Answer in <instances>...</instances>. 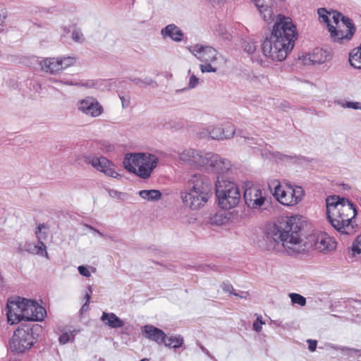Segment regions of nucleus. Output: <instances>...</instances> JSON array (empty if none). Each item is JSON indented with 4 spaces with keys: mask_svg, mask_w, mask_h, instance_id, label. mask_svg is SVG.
<instances>
[{
    "mask_svg": "<svg viewBox=\"0 0 361 361\" xmlns=\"http://www.w3.org/2000/svg\"><path fill=\"white\" fill-rule=\"evenodd\" d=\"M326 213L331 226L339 233L349 235L353 232L352 219L356 211L349 200L338 196H331L326 199Z\"/></svg>",
    "mask_w": 361,
    "mask_h": 361,
    "instance_id": "obj_3",
    "label": "nucleus"
},
{
    "mask_svg": "<svg viewBox=\"0 0 361 361\" xmlns=\"http://www.w3.org/2000/svg\"><path fill=\"white\" fill-rule=\"evenodd\" d=\"M49 226L44 224H39L36 231L35 235L38 241L44 242L47 238Z\"/></svg>",
    "mask_w": 361,
    "mask_h": 361,
    "instance_id": "obj_34",
    "label": "nucleus"
},
{
    "mask_svg": "<svg viewBox=\"0 0 361 361\" xmlns=\"http://www.w3.org/2000/svg\"><path fill=\"white\" fill-rule=\"evenodd\" d=\"M159 161L158 157L151 153L127 154L123 161L124 168L142 179L149 178Z\"/></svg>",
    "mask_w": 361,
    "mask_h": 361,
    "instance_id": "obj_5",
    "label": "nucleus"
},
{
    "mask_svg": "<svg viewBox=\"0 0 361 361\" xmlns=\"http://www.w3.org/2000/svg\"><path fill=\"white\" fill-rule=\"evenodd\" d=\"M140 361H149L148 358H143Z\"/></svg>",
    "mask_w": 361,
    "mask_h": 361,
    "instance_id": "obj_56",
    "label": "nucleus"
},
{
    "mask_svg": "<svg viewBox=\"0 0 361 361\" xmlns=\"http://www.w3.org/2000/svg\"><path fill=\"white\" fill-rule=\"evenodd\" d=\"M216 195L219 206L224 209L235 207L240 200V192L238 185L224 178H217Z\"/></svg>",
    "mask_w": 361,
    "mask_h": 361,
    "instance_id": "obj_7",
    "label": "nucleus"
},
{
    "mask_svg": "<svg viewBox=\"0 0 361 361\" xmlns=\"http://www.w3.org/2000/svg\"><path fill=\"white\" fill-rule=\"evenodd\" d=\"M298 37L295 24H274L262 42V54L268 61H283L293 49Z\"/></svg>",
    "mask_w": 361,
    "mask_h": 361,
    "instance_id": "obj_1",
    "label": "nucleus"
},
{
    "mask_svg": "<svg viewBox=\"0 0 361 361\" xmlns=\"http://www.w3.org/2000/svg\"><path fill=\"white\" fill-rule=\"evenodd\" d=\"M78 330H64L61 331V334L59 337V343L60 345H63L68 342L73 343L75 337L78 333Z\"/></svg>",
    "mask_w": 361,
    "mask_h": 361,
    "instance_id": "obj_29",
    "label": "nucleus"
},
{
    "mask_svg": "<svg viewBox=\"0 0 361 361\" xmlns=\"http://www.w3.org/2000/svg\"><path fill=\"white\" fill-rule=\"evenodd\" d=\"M90 292L92 293V288L91 287H89Z\"/></svg>",
    "mask_w": 361,
    "mask_h": 361,
    "instance_id": "obj_58",
    "label": "nucleus"
},
{
    "mask_svg": "<svg viewBox=\"0 0 361 361\" xmlns=\"http://www.w3.org/2000/svg\"><path fill=\"white\" fill-rule=\"evenodd\" d=\"M85 303H88L90 302V295L89 293H86L85 295Z\"/></svg>",
    "mask_w": 361,
    "mask_h": 361,
    "instance_id": "obj_50",
    "label": "nucleus"
},
{
    "mask_svg": "<svg viewBox=\"0 0 361 361\" xmlns=\"http://www.w3.org/2000/svg\"><path fill=\"white\" fill-rule=\"evenodd\" d=\"M24 249L32 255H36L48 258L47 247L44 242L38 240L36 243L26 242L24 245Z\"/></svg>",
    "mask_w": 361,
    "mask_h": 361,
    "instance_id": "obj_24",
    "label": "nucleus"
},
{
    "mask_svg": "<svg viewBox=\"0 0 361 361\" xmlns=\"http://www.w3.org/2000/svg\"><path fill=\"white\" fill-rule=\"evenodd\" d=\"M268 236L277 245H281L290 255L308 252L307 236L302 235L295 216L273 225L269 230Z\"/></svg>",
    "mask_w": 361,
    "mask_h": 361,
    "instance_id": "obj_2",
    "label": "nucleus"
},
{
    "mask_svg": "<svg viewBox=\"0 0 361 361\" xmlns=\"http://www.w3.org/2000/svg\"><path fill=\"white\" fill-rule=\"evenodd\" d=\"M75 61V58L73 56L45 58L40 61L39 66L43 71L50 74H56L73 66Z\"/></svg>",
    "mask_w": 361,
    "mask_h": 361,
    "instance_id": "obj_14",
    "label": "nucleus"
},
{
    "mask_svg": "<svg viewBox=\"0 0 361 361\" xmlns=\"http://www.w3.org/2000/svg\"><path fill=\"white\" fill-rule=\"evenodd\" d=\"M78 110L87 117L97 118L104 113V107L94 97L87 96L79 99L76 104Z\"/></svg>",
    "mask_w": 361,
    "mask_h": 361,
    "instance_id": "obj_15",
    "label": "nucleus"
},
{
    "mask_svg": "<svg viewBox=\"0 0 361 361\" xmlns=\"http://www.w3.org/2000/svg\"><path fill=\"white\" fill-rule=\"evenodd\" d=\"M253 2L260 14L263 13L262 10L267 9L269 6L264 0H253Z\"/></svg>",
    "mask_w": 361,
    "mask_h": 361,
    "instance_id": "obj_38",
    "label": "nucleus"
},
{
    "mask_svg": "<svg viewBox=\"0 0 361 361\" xmlns=\"http://www.w3.org/2000/svg\"><path fill=\"white\" fill-rule=\"evenodd\" d=\"M32 328L28 326L18 327L9 341L10 350L15 353H23L29 350L35 342Z\"/></svg>",
    "mask_w": 361,
    "mask_h": 361,
    "instance_id": "obj_9",
    "label": "nucleus"
},
{
    "mask_svg": "<svg viewBox=\"0 0 361 361\" xmlns=\"http://www.w3.org/2000/svg\"><path fill=\"white\" fill-rule=\"evenodd\" d=\"M273 195L281 204L286 207H293L303 200L305 191L300 186L276 181Z\"/></svg>",
    "mask_w": 361,
    "mask_h": 361,
    "instance_id": "obj_8",
    "label": "nucleus"
},
{
    "mask_svg": "<svg viewBox=\"0 0 361 361\" xmlns=\"http://www.w3.org/2000/svg\"><path fill=\"white\" fill-rule=\"evenodd\" d=\"M111 192H114L113 193V195H115V193L116 192V191H112Z\"/></svg>",
    "mask_w": 361,
    "mask_h": 361,
    "instance_id": "obj_59",
    "label": "nucleus"
},
{
    "mask_svg": "<svg viewBox=\"0 0 361 361\" xmlns=\"http://www.w3.org/2000/svg\"><path fill=\"white\" fill-rule=\"evenodd\" d=\"M142 336L159 345L163 344L166 339V334L160 329L152 325H145L141 329Z\"/></svg>",
    "mask_w": 361,
    "mask_h": 361,
    "instance_id": "obj_23",
    "label": "nucleus"
},
{
    "mask_svg": "<svg viewBox=\"0 0 361 361\" xmlns=\"http://www.w3.org/2000/svg\"><path fill=\"white\" fill-rule=\"evenodd\" d=\"M234 295L238 296L241 298H247L248 293L247 292H243L240 295L236 293H233Z\"/></svg>",
    "mask_w": 361,
    "mask_h": 361,
    "instance_id": "obj_48",
    "label": "nucleus"
},
{
    "mask_svg": "<svg viewBox=\"0 0 361 361\" xmlns=\"http://www.w3.org/2000/svg\"><path fill=\"white\" fill-rule=\"evenodd\" d=\"M231 166L228 160L221 157L218 154L207 153V163L204 166L218 175L217 178H224L222 176L229 171Z\"/></svg>",
    "mask_w": 361,
    "mask_h": 361,
    "instance_id": "obj_19",
    "label": "nucleus"
},
{
    "mask_svg": "<svg viewBox=\"0 0 361 361\" xmlns=\"http://www.w3.org/2000/svg\"><path fill=\"white\" fill-rule=\"evenodd\" d=\"M119 97L121 101L122 107L123 109L127 108L130 105V97L128 96H124V95L120 96Z\"/></svg>",
    "mask_w": 361,
    "mask_h": 361,
    "instance_id": "obj_43",
    "label": "nucleus"
},
{
    "mask_svg": "<svg viewBox=\"0 0 361 361\" xmlns=\"http://www.w3.org/2000/svg\"><path fill=\"white\" fill-rule=\"evenodd\" d=\"M24 305L25 321H42L44 319L46 311L37 302L24 298Z\"/></svg>",
    "mask_w": 361,
    "mask_h": 361,
    "instance_id": "obj_21",
    "label": "nucleus"
},
{
    "mask_svg": "<svg viewBox=\"0 0 361 361\" xmlns=\"http://www.w3.org/2000/svg\"><path fill=\"white\" fill-rule=\"evenodd\" d=\"M101 321L106 326L113 328H121L124 326V322L113 312L102 313Z\"/></svg>",
    "mask_w": 361,
    "mask_h": 361,
    "instance_id": "obj_25",
    "label": "nucleus"
},
{
    "mask_svg": "<svg viewBox=\"0 0 361 361\" xmlns=\"http://www.w3.org/2000/svg\"><path fill=\"white\" fill-rule=\"evenodd\" d=\"M346 106L348 109L361 110V103L358 102H349Z\"/></svg>",
    "mask_w": 361,
    "mask_h": 361,
    "instance_id": "obj_44",
    "label": "nucleus"
},
{
    "mask_svg": "<svg viewBox=\"0 0 361 361\" xmlns=\"http://www.w3.org/2000/svg\"><path fill=\"white\" fill-rule=\"evenodd\" d=\"M71 37L73 40L78 43H82L85 40V37L82 32L80 30L75 27V26L72 27Z\"/></svg>",
    "mask_w": 361,
    "mask_h": 361,
    "instance_id": "obj_36",
    "label": "nucleus"
},
{
    "mask_svg": "<svg viewBox=\"0 0 361 361\" xmlns=\"http://www.w3.org/2000/svg\"><path fill=\"white\" fill-rule=\"evenodd\" d=\"M211 197V181L206 176L195 173L189 176L185 189L180 192L184 205L192 210L202 208Z\"/></svg>",
    "mask_w": 361,
    "mask_h": 361,
    "instance_id": "obj_4",
    "label": "nucleus"
},
{
    "mask_svg": "<svg viewBox=\"0 0 361 361\" xmlns=\"http://www.w3.org/2000/svg\"><path fill=\"white\" fill-rule=\"evenodd\" d=\"M235 133V128L231 123L222 126L209 125L199 128L197 135L201 137H209L212 140H227L232 138Z\"/></svg>",
    "mask_w": 361,
    "mask_h": 361,
    "instance_id": "obj_11",
    "label": "nucleus"
},
{
    "mask_svg": "<svg viewBox=\"0 0 361 361\" xmlns=\"http://www.w3.org/2000/svg\"><path fill=\"white\" fill-rule=\"evenodd\" d=\"M221 288H222L223 290L226 293H228L231 294L235 293L234 288H233V286L230 283H224L221 285Z\"/></svg>",
    "mask_w": 361,
    "mask_h": 361,
    "instance_id": "obj_42",
    "label": "nucleus"
},
{
    "mask_svg": "<svg viewBox=\"0 0 361 361\" xmlns=\"http://www.w3.org/2000/svg\"><path fill=\"white\" fill-rule=\"evenodd\" d=\"M307 342L308 343V349L310 350V351L314 352L317 348V341L308 339Z\"/></svg>",
    "mask_w": 361,
    "mask_h": 361,
    "instance_id": "obj_45",
    "label": "nucleus"
},
{
    "mask_svg": "<svg viewBox=\"0 0 361 361\" xmlns=\"http://www.w3.org/2000/svg\"><path fill=\"white\" fill-rule=\"evenodd\" d=\"M356 302L359 305H361V301H356Z\"/></svg>",
    "mask_w": 361,
    "mask_h": 361,
    "instance_id": "obj_57",
    "label": "nucleus"
},
{
    "mask_svg": "<svg viewBox=\"0 0 361 361\" xmlns=\"http://www.w3.org/2000/svg\"><path fill=\"white\" fill-rule=\"evenodd\" d=\"M88 306H89V304L88 303H85L82 306V308H81V310L82 311H86L88 309Z\"/></svg>",
    "mask_w": 361,
    "mask_h": 361,
    "instance_id": "obj_52",
    "label": "nucleus"
},
{
    "mask_svg": "<svg viewBox=\"0 0 361 361\" xmlns=\"http://www.w3.org/2000/svg\"><path fill=\"white\" fill-rule=\"evenodd\" d=\"M348 101L338 99L335 101V104H338L339 106L342 108H347L346 104H348Z\"/></svg>",
    "mask_w": 361,
    "mask_h": 361,
    "instance_id": "obj_47",
    "label": "nucleus"
},
{
    "mask_svg": "<svg viewBox=\"0 0 361 361\" xmlns=\"http://www.w3.org/2000/svg\"><path fill=\"white\" fill-rule=\"evenodd\" d=\"M24 298L14 297L8 300L6 315L11 324L24 320Z\"/></svg>",
    "mask_w": 361,
    "mask_h": 361,
    "instance_id": "obj_18",
    "label": "nucleus"
},
{
    "mask_svg": "<svg viewBox=\"0 0 361 361\" xmlns=\"http://www.w3.org/2000/svg\"><path fill=\"white\" fill-rule=\"evenodd\" d=\"M349 62L355 68L361 69V44L351 50L349 54Z\"/></svg>",
    "mask_w": 361,
    "mask_h": 361,
    "instance_id": "obj_28",
    "label": "nucleus"
},
{
    "mask_svg": "<svg viewBox=\"0 0 361 361\" xmlns=\"http://www.w3.org/2000/svg\"><path fill=\"white\" fill-rule=\"evenodd\" d=\"M60 82L61 83H63L66 85H74V83L73 82H71V81H60Z\"/></svg>",
    "mask_w": 361,
    "mask_h": 361,
    "instance_id": "obj_53",
    "label": "nucleus"
},
{
    "mask_svg": "<svg viewBox=\"0 0 361 361\" xmlns=\"http://www.w3.org/2000/svg\"><path fill=\"white\" fill-rule=\"evenodd\" d=\"M188 51L201 62L200 69L202 73H216L221 64V55L213 47L195 44L188 47Z\"/></svg>",
    "mask_w": 361,
    "mask_h": 361,
    "instance_id": "obj_6",
    "label": "nucleus"
},
{
    "mask_svg": "<svg viewBox=\"0 0 361 361\" xmlns=\"http://www.w3.org/2000/svg\"><path fill=\"white\" fill-rule=\"evenodd\" d=\"M219 217H221V216H218V215H216L215 216H214V218L212 219L213 222L217 223V220H216V219H217Z\"/></svg>",
    "mask_w": 361,
    "mask_h": 361,
    "instance_id": "obj_54",
    "label": "nucleus"
},
{
    "mask_svg": "<svg viewBox=\"0 0 361 361\" xmlns=\"http://www.w3.org/2000/svg\"><path fill=\"white\" fill-rule=\"evenodd\" d=\"M4 24H0V32H1L4 30Z\"/></svg>",
    "mask_w": 361,
    "mask_h": 361,
    "instance_id": "obj_55",
    "label": "nucleus"
},
{
    "mask_svg": "<svg viewBox=\"0 0 361 361\" xmlns=\"http://www.w3.org/2000/svg\"><path fill=\"white\" fill-rule=\"evenodd\" d=\"M326 28L330 39L338 44L350 41L356 31L355 24H326Z\"/></svg>",
    "mask_w": 361,
    "mask_h": 361,
    "instance_id": "obj_13",
    "label": "nucleus"
},
{
    "mask_svg": "<svg viewBox=\"0 0 361 361\" xmlns=\"http://www.w3.org/2000/svg\"><path fill=\"white\" fill-rule=\"evenodd\" d=\"M289 298L293 304H296L301 307L306 305V298L298 293H291L289 294Z\"/></svg>",
    "mask_w": 361,
    "mask_h": 361,
    "instance_id": "obj_35",
    "label": "nucleus"
},
{
    "mask_svg": "<svg viewBox=\"0 0 361 361\" xmlns=\"http://www.w3.org/2000/svg\"><path fill=\"white\" fill-rule=\"evenodd\" d=\"M183 343V338L180 335H173L169 337L166 336V339L164 343L166 347L178 348L182 346Z\"/></svg>",
    "mask_w": 361,
    "mask_h": 361,
    "instance_id": "obj_31",
    "label": "nucleus"
},
{
    "mask_svg": "<svg viewBox=\"0 0 361 361\" xmlns=\"http://www.w3.org/2000/svg\"><path fill=\"white\" fill-rule=\"evenodd\" d=\"M161 34L164 37H169L176 42H180L183 37V32L175 24H168V25L161 30Z\"/></svg>",
    "mask_w": 361,
    "mask_h": 361,
    "instance_id": "obj_27",
    "label": "nucleus"
},
{
    "mask_svg": "<svg viewBox=\"0 0 361 361\" xmlns=\"http://www.w3.org/2000/svg\"><path fill=\"white\" fill-rule=\"evenodd\" d=\"M242 48L248 55H252L257 50L256 42L250 38L243 40Z\"/></svg>",
    "mask_w": 361,
    "mask_h": 361,
    "instance_id": "obj_32",
    "label": "nucleus"
},
{
    "mask_svg": "<svg viewBox=\"0 0 361 361\" xmlns=\"http://www.w3.org/2000/svg\"><path fill=\"white\" fill-rule=\"evenodd\" d=\"M139 195L147 201H157L161 198V193L158 190H142L139 192Z\"/></svg>",
    "mask_w": 361,
    "mask_h": 361,
    "instance_id": "obj_30",
    "label": "nucleus"
},
{
    "mask_svg": "<svg viewBox=\"0 0 361 361\" xmlns=\"http://www.w3.org/2000/svg\"><path fill=\"white\" fill-rule=\"evenodd\" d=\"M343 351H347L349 353H357V351L355 350H353V349H349V348H343L341 349Z\"/></svg>",
    "mask_w": 361,
    "mask_h": 361,
    "instance_id": "obj_49",
    "label": "nucleus"
},
{
    "mask_svg": "<svg viewBox=\"0 0 361 361\" xmlns=\"http://www.w3.org/2000/svg\"><path fill=\"white\" fill-rule=\"evenodd\" d=\"M317 14L319 20L323 23H330V18L334 20V23H351L353 19H350L345 16L342 13L336 10L328 11L325 8H319L317 9Z\"/></svg>",
    "mask_w": 361,
    "mask_h": 361,
    "instance_id": "obj_22",
    "label": "nucleus"
},
{
    "mask_svg": "<svg viewBox=\"0 0 361 361\" xmlns=\"http://www.w3.org/2000/svg\"><path fill=\"white\" fill-rule=\"evenodd\" d=\"M78 272L80 274L85 277H90L91 276V271L89 267L81 265L78 267Z\"/></svg>",
    "mask_w": 361,
    "mask_h": 361,
    "instance_id": "obj_40",
    "label": "nucleus"
},
{
    "mask_svg": "<svg viewBox=\"0 0 361 361\" xmlns=\"http://www.w3.org/2000/svg\"><path fill=\"white\" fill-rule=\"evenodd\" d=\"M349 254L353 257H361V233L353 241Z\"/></svg>",
    "mask_w": 361,
    "mask_h": 361,
    "instance_id": "obj_33",
    "label": "nucleus"
},
{
    "mask_svg": "<svg viewBox=\"0 0 361 361\" xmlns=\"http://www.w3.org/2000/svg\"><path fill=\"white\" fill-rule=\"evenodd\" d=\"M179 159L191 166L202 167L207 163V153L192 148L185 149L178 153Z\"/></svg>",
    "mask_w": 361,
    "mask_h": 361,
    "instance_id": "obj_20",
    "label": "nucleus"
},
{
    "mask_svg": "<svg viewBox=\"0 0 361 361\" xmlns=\"http://www.w3.org/2000/svg\"><path fill=\"white\" fill-rule=\"evenodd\" d=\"M111 192H114L113 193V195H115V193L116 192V191H112Z\"/></svg>",
    "mask_w": 361,
    "mask_h": 361,
    "instance_id": "obj_60",
    "label": "nucleus"
},
{
    "mask_svg": "<svg viewBox=\"0 0 361 361\" xmlns=\"http://www.w3.org/2000/svg\"><path fill=\"white\" fill-rule=\"evenodd\" d=\"M114 149V146L112 145H111L110 143H109L108 142H103L102 147H101V149L105 153L110 152L113 151Z\"/></svg>",
    "mask_w": 361,
    "mask_h": 361,
    "instance_id": "obj_41",
    "label": "nucleus"
},
{
    "mask_svg": "<svg viewBox=\"0 0 361 361\" xmlns=\"http://www.w3.org/2000/svg\"><path fill=\"white\" fill-rule=\"evenodd\" d=\"M263 324H264V322L262 321V317L261 316L257 317L252 325L253 330L257 332L261 331Z\"/></svg>",
    "mask_w": 361,
    "mask_h": 361,
    "instance_id": "obj_39",
    "label": "nucleus"
},
{
    "mask_svg": "<svg viewBox=\"0 0 361 361\" xmlns=\"http://www.w3.org/2000/svg\"><path fill=\"white\" fill-rule=\"evenodd\" d=\"M188 75H189L188 88L189 89L195 88L200 82L199 78L194 73H192L190 70L188 71Z\"/></svg>",
    "mask_w": 361,
    "mask_h": 361,
    "instance_id": "obj_37",
    "label": "nucleus"
},
{
    "mask_svg": "<svg viewBox=\"0 0 361 361\" xmlns=\"http://www.w3.org/2000/svg\"><path fill=\"white\" fill-rule=\"evenodd\" d=\"M87 162L94 169L109 177L117 180L122 178V176L116 169V165L105 157H90L87 158Z\"/></svg>",
    "mask_w": 361,
    "mask_h": 361,
    "instance_id": "obj_16",
    "label": "nucleus"
},
{
    "mask_svg": "<svg viewBox=\"0 0 361 361\" xmlns=\"http://www.w3.org/2000/svg\"><path fill=\"white\" fill-rule=\"evenodd\" d=\"M332 58V51L329 49L316 47L312 51L302 54L299 60L306 66L314 64H322L329 61Z\"/></svg>",
    "mask_w": 361,
    "mask_h": 361,
    "instance_id": "obj_17",
    "label": "nucleus"
},
{
    "mask_svg": "<svg viewBox=\"0 0 361 361\" xmlns=\"http://www.w3.org/2000/svg\"><path fill=\"white\" fill-rule=\"evenodd\" d=\"M263 13L260 14L264 21H271L272 23H292V20L289 17H286L282 14H278L276 17L274 16V12L269 4L265 10H262Z\"/></svg>",
    "mask_w": 361,
    "mask_h": 361,
    "instance_id": "obj_26",
    "label": "nucleus"
},
{
    "mask_svg": "<svg viewBox=\"0 0 361 361\" xmlns=\"http://www.w3.org/2000/svg\"><path fill=\"white\" fill-rule=\"evenodd\" d=\"M8 16V11L6 8H0V23H3L6 20Z\"/></svg>",
    "mask_w": 361,
    "mask_h": 361,
    "instance_id": "obj_46",
    "label": "nucleus"
},
{
    "mask_svg": "<svg viewBox=\"0 0 361 361\" xmlns=\"http://www.w3.org/2000/svg\"><path fill=\"white\" fill-rule=\"evenodd\" d=\"M90 228L92 231H93L94 232H95L96 233H97L99 235H100V236H102V235H103V234H102L100 231H99L98 230H97V229L94 228L93 227L90 226Z\"/></svg>",
    "mask_w": 361,
    "mask_h": 361,
    "instance_id": "obj_51",
    "label": "nucleus"
},
{
    "mask_svg": "<svg viewBox=\"0 0 361 361\" xmlns=\"http://www.w3.org/2000/svg\"><path fill=\"white\" fill-rule=\"evenodd\" d=\"M308 251L315 250L323 253H329L336 250V240L325 232H316L307 235Z\"/></svg>",
    "mask_w": 361,
    "mask_h": 361,
    "instance_id": "obj_10",
    "label": "nucleus"
},
{
    "mask_svg": "<svg viewBox=\"0 0 361 361\" xmlns=\"http://www.w3.org/2000/svg\"><path fill=\"white\" fill-rule=\"evenodd\" d=\"M244 199L249 208L260 209L267 201V192L259 185L247 182L245 184Z\"/></svg>",
    "mask_w": 361,
    "mask_h": 361,
    "instance_id": "obj_12",
    "label": "nucleus"
}]
</instances>
